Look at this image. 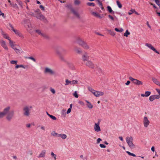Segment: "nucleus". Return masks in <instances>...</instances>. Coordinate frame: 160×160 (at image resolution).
<instances>
[{"label":"nucleus","mask_w":160,"mask_h":160,"mask_svg":"<svg viewBox=\"0 0 160 160\" xmlns=\"http://www.w3.org/2000/svg\"><path fill=\"white\" fill-rule=\"evenodd\" d=\"M67 52V50L64 48L59 47L56 50V54L62 61H65L63 55L66 54Z\"/></svg>","instance_id":"obj_1"},{"label":"nucleus","mask_w":160,"mask_h":160,"mask_svg":"<svg viewBox=\"0 0 160 160\" xmlns=\"http://www.w3.org/2000/svg\"><path fill=\"white\" fill-rule=\"evenodd\" d=\"M77 43L80 46H82L85 50H90L91 48L90 46L85 41L82 40L81 38L78 37L76 40Z\"/></svg>","instance_id":"obj_2"},{"label":"nucleus","mask_w":160,"mask_h":160,"mask_svg":"<svg viewBox=\"0 0 160 160\" xmlns=\"http://www.w3.org/2000/svg\"><path fill=\"white\" fill-rule=\"evenodd\" d=\"M133 140V138L132 136L127 137L126 138V142L129 148L132 149L135 148V145L132 142Z\"/></svg>","instance_id":"obj_3"},{"label":"nucleus","mask_w":160,"mask_h":160,"mask_svg":"<svg viewBox=\"0 0 160 160\" xmlns=\"http://www.w3.org/2000/svg\"><path fill=\"white\" fill-rule=\"evenodd\" d=\"M32 108V106H25L23 109V114L26 117H29L30 114V110Z\"/></svg>","instance_id":"obj_4"},{"label":"nucleus","mask_w":160,"mask_h":160,"mask_svg":"<svg viewBox=\"0 0 160 160\" xmlns=\"http://www.w3.org/2000/svg\"><path fill=\"white\" fill-rule=\"evenodd\" d=\"M11 107L8 106L6 107L3 110V111L0 112V119L3 118L9 112Z\"/></svg>","instance_id":"obj_5"},{"label":"nucleus","mask_w":160,"mask_h":160,"mask_svg":"<svg viewBox=\"0 0 160 160\" xmlns=\"http://www.w3.org/2000/svg\"><path fill=\"white\" fill-rule=\"evenodd\" d=\"M43 72L45 74H48L50 75H53L55 74L54 71L49 67H46L44 68Z\"/></svg>","instance_id":"obj_6"},{"label":"nucleus","mask_w":160,"mask_h":160,"mask_svg":"<svg viewBox=\"0 0 160 160\" xmlns=\"http://www.w3.org/2000/svg\"><path fill=\"white\" fill-rule=\"evenodd\" d=\"M6 119L8 121H10L13 118L14 115V110H12L6 115Z\"/></svg>","instance_id":"obj_7"},{"label":"nucleus","mask_w":160,"mask_h":160,"mask_svg":"<svg viewBox=\"0 0 160 160\" xmlns=\"http://www.w3.org/2000/svg\"><path fill=\"white\" fill-rule=\"evenodd\" d=\"M35 17L37 19L40 20L41 21L45 22H48L47 20L45 17L41 14V13H38L36 14V16Z\"/></svg>","instance_id":"obj_8"},{"label":"nucleus","mask_w":160,"mask_h":160,"mask_svg":"<svg viewBox=\"0 0 160 160\" xmlns=\"http://www.w3.org/2000/svg\"><path fill=\"white\" fill-rule=\"evenodd\" d=\"M8 25L11 28V29L15 32L16 35L19 36L20 37L23 38V35L19 32L18 30H15L14 28L13 25L10 23H8Z\"/></svg>","instance_id":"obj_9"},{"label":"nucleus","mask_w":160,"mask_h":160,"mask_svg":"<svg viewBox=\"0 0 160 160\" xmlns=\"http://www.w3.org/2000/svg\"><path fill=\"white\" fill-rule=\"evenodd\" d=\"M129 78L130 80L132 81L134 84L137 85H142V82L138 79L133 78L131 77H130Z\"/></svg>","instance_id":"obj_10"},{"label":"nucleus","mask_w":160,"mask_h":160,"mask_svg":"<svg viewBox=\"0 0 160 160\" xmlns=\"http://www.w3.org/2000/svg\"><path fill=\"white\" fill-rule=\"evenodd\" d=\"M85 65L91 69H93L95 67V66L92 62L91 61L88 60L85 62Z\"/></svg>","instance_id":"obj_11"},{"label":"nucleus","mask_w":160,"mask_h":160,"mask_svg":"<svg viewBox=\"0 0 160 160\" xmlns=\"http://www.w3.org/2000/svg\"><path fill=\"white\" fill-rule=\"evenodd\" d=\"M89 57L88 53L86 52H85L82 55V60L83 62L88 60Z\"/></svg>","instance_id":"obj_12"},{"label":"nucleus","mask_w":160,"mask_h":160,"mask_svg":"<svg viewBox=\"0 0 160 160\" xmlns=\"http://www.w3.org/2000/svg\"><path fill=\"white\" fill-rule=\"evenodd\" d=\"M144 126L145 128H147L150 123V121L148 120L147 117H144L143 121Z\"/></svg>","instance_id":"obj_13"},{"label":"nucleus","mask_w":160,"mask_h":160,"mask_svg":"<svg viewBox=\"0 0 160 160\" xmlns=\"http://www.w3.org/2000/svg\"><path fill=\"white\" fill-rule=\"evenodd\" d=\"M145 46L148 47L149 48L155 52L156 53L159 54V53L158 52L155 48L150 44L146 43L145 44Z\"/></svg>","instance_id":"obj_14"},{"label":"nucleus","mask_w":160,"mask_h":160,"mask_svg":"<svg viewBox=\"0 0 160 160\" xmlns=\"http://www.w3.org/2000/svg\"><path fill=\"white\" fill-rule=\"evenodd\" d=\"M100 123L98 122L95 123L94 127V130L96 132H99L101 131L100 128L99 126Z\"/></svg>","instance_id":"obj_15"},{"label":"nucleus","mask_w":160,"mask_h":160,"mask_svg":"<svg viewBox=\"0 0 160 160\" xmlns=\"http://www.w3.org/2000/svg\"><path fill=\"white\" fill-rule=\"evenodd\" d=\"M104 92L98 91H95L93 93V94L96 97H99L100 96H103L104 95Z\"/></svg>","instance_id":"obj_16"},{"label":"nucleus","mask_w":160,"mask_h":160,"mask_svg":"<svg viewBox=\"0 0 160 160\" xmlns=\"http://www.w3.org/2000/svg\"><path fill=\"white\" fill-rule=\"evenodd\" d=\"M0 43L1 46L6 50H8V48L7 46L6 43L5 41L2 40H0Z\"/></svg>","instance_id":"obj_17"},{"label":"nucleus","mask_w":160,"mask_h":160,"mask_svg":"<svg viewBox=\"0 0 160 160\" xmlns=\"http://www.w3.org/2000/svg\"><path fill=\"white\" fill-rule=\"evenodd\" d=\"M46 151L45 150H42L41 153L39 155L38 157V158H44L45 156Z\"/></svg>","instance_id":"obj_18"},{"label":"nucleus","mask_w":160,"mask_h":160,"mask_svg":"<svg viewBox=\"0 0 160 160\" xmlns=\"http://www.w3.org/2000/svg\"><path fill=\"white\" fill-rule=\"evenodd\" d=\"M74 50L78 53L81 54L82 53V51L81 48L78 47H75L74 48Z\"/></svg>","instance_id":"obj_19"},{"label":"nucleus","mask_w":160,"mask_h":160,"mask_svg":"<svg viewBox=\"0 0 160 160\" xmlns=\"http://www.w3.org/2000/svg\"><path fill=\"white\" fill-rule=\"evenodd\" d=\"M42 37L44 39H45L46 40H49L50 39V38L49 36L45 32H43V34H42Z\"/></svg>","instance_id":"obj_20"},{"label":"nucleus","mask_w":160,"mask_h":160,"mask_svg":"<svg viewBox=\"0 0 160 160\" xmlns=\"http://www.w3.org/2000/svg\"><path fill=\"white\" fill-rule=\"evenodd\" d=\"M72 12L73 13V14L76 16V17L78 18H80V16L79 13L73 9L72 10Z\"/></svg>","instance_id":"obj_21"},{"label":"nucleus","mask_w":160,"mask_h":160,"mask_svg":"<svg viewBox=\"0 0 160 160\" xmlns=\"http://www.w3.org/2000/svg\"><path fill=\"white\" fill-rule=\"evenodd\" d=\"M72 12L73 13V14L76 16V17L78 18H80V16L79 13L73 9L72 10Z\"/></svg>","instance_id":"obj_22"},{"label":"nucleus","mask_w":160,"mask_h":160,"mask_svg":"<svg viewBox=\"0 0 160 160\" xmlns=\"http://www.w3.org/2000/svg\"><path fill=\"white\" fill-rule=\"evenodd\" d=\"M59 134L56 133L55 131H53L51 133V135L54 137H59Z\"/></svg>","instance_id":"obj_23"},{"label":"nucleus","mask_w":160,"mask_h":160,"mask_svg":"<svg viewBox=\"0 0 160 160\" xmlns=\"http://www.w3.org/2000/svg\"><path fill=\"white\" fill-rule=\"evenodd\" d=\"M85 101L87 103V106L89 109H92L93 108V105L91 104V103L87 100H85Z\"/></svg>","instance_id":"obj_24"},{"label":"nucleus","mask_w":160,"mask_h":160,"mask_svg":"<svg viewBox=\"0 0 160 160\" xmlns=\"http://www.w3.org/2000/svg\"><path fill=\"white\" fill-rule=\"evenodd\" d=\"M59 137H61L62 139H65L67 138V136L65 134L61 133L59 134Z\"/></svg>","instance_id":"obj_25"},{"label":"nucleus","mask_w":160,"mask_h":160,"mask_svg":"<svg viewBox=\"0 0 160 160\" xmlns=\"http://www.w3.org/2000/svg\"><path fill=\"white\" fill-rule=\"evenodd\" d=\"M92 14L96 17H98L100 18H102V17L97 12H92Z\"/></svg>","instance_id":"obj_26"},{"label":"nucleus","mask_w":160,"mask_h":160,"mask_svg":"<svg viewBox=\"0 0 160 160\" xmlns=\"http://www.w3.org/2000/svg\"><path fill=\"white\" fill-rule=\"evenodd\" d=\"M35 32L37 33L39 35H40L41 37L43 33V32L39 29L35 30Z\"/></svg>","instance_id":"obj_27"},{"label":"nucleus","mask_w":160,"mask_h":160,"mask_svg":"<svg viewBox=\"0 0 160 160\" xmlns=\"http://www.w3.org/2000/svg\"><path fill=\"white\" fill-rule=\"evenodd\" d=\"M35 32L37 33L39 35H40L41 37L43 33V32L39 29L35 30Z\"/></svg>","instance_id":"obj_28"},{"label":"nucleus","mask_w":160,"mask_h":160,"mask_svg":"<svg viewBox=\"0 0 160 160\" xmlns=\"http://www.w3.org/2000/svg\"><path fill=\"white\" fill-rule=\"evenodd\" d=\"M152 80L157 85H158V84L160 82L159 81H158L156 78H152Z\"/></svg>","instance_id":"obj_29"},{"label":"nucleus","mask_w":160,"mask_h":160,"mask_svg":"<svg viewBox=\"0 0 160 160\" xmlns=\"http://www.w3.org/2000/svg\"><path fill=\"white\" fill-rule=\"evenodd\" d=\"M30 22V21L29 19H25L22 21V23L23 24H28Z\"/></svg>","instance_id":"obj_30"},{"label":"nucleus","mask_w":160,"mask_h":160,"mask_svg":"<svg viewBox=\"0 0 160 160\" xmlns=\"http://www.w3.org/2000/svg\"><path fill=\"white\" fill-rule=\"evenodd\" d=\"M10 5L13 8L15 9H18V6L17 4L16 3L14 4V3H10Z\"/></svg>","instance_id":"obj_31"},{"label":"nucleus","mask_w":160,"mask_h":160,"mask_svg":"<svg viewBox=\"0 0 160 160\" xmlns=\"http://www.w3.org/2000/svg\"><path fill=\"white\" fill-rule=\"evenodd\" d=\"M107 9L108 11L110 13H114V11H112L111 7L109 6H108L107 7Z\"/></svg>","instance_id":"obj_32"},{"label":"nucleus","mask_w":160,"mask_h":160,"mask_svg":"<svg viewBox=\"0 0 160 160\" xmlns=\"http://www.w3.org/2000/svg\"><path fill=\"white\" fill-rule=\"evenodd\" d=\"M17 2L18 3V4L22 8H23L22 5V2L21 1L19 0H17Z\"/></svg>","instance_id":"obj_33"},{"label":"nucleus","mask_w":160,"mask_h":160,"mask_svg":"<svg viewBox=\"0 0 160 160\" xmlns=\"http://www.w3.org/2000/svg\"><path fill=\"white\" fill-rule=\"evenodd\" d=\"M108 31L111 35L114 36L115 35V33L113 31L111 30H108Z\"/></svg>","instance_id":"obj_34"},{"label":"nucleus","mask_w":160,"mask_h":160,"mask_svg":"<svg viewBox=\"0 0 160 160\" xmlns=\"http://www.w3.org/2000/svg\"><path fill=\"white\" fill-rule=\"evenodd\" d=\"M15 68L16 69L18 68H22L24 69L25 68V67L23 65H17L15 66Z\"/></svg>","instance_id":"obj_35"},{"label":"nucleus","mask_w":160,"mask_h":160,"mask_svg":"<svg viewBox=\"0 0 160 160\" xmlns=\"http://www.w3.org/2000/svg\"><path fill=\"white\" fill-rule=\"evenodd\" d=\"M130 34V32H128L127 30L125 32L124 34V36L126 37H128V35Z\"/></svg>","instance_id":"obj_36"},{"label":"nucleus","mask_w":160,"mask_h":160,"mask_svg":"<svg viewBox=\"0 0 160 160\" xmlns=\"http://www.w3.org/2000/svg\"><path fill=\"white\" fill-rule=\"evenodd\" d=\"M9 42L10 45L11 46V47L12 48H14V45L13 44V42L11 39H10L9 40Z\"/></svg>","instance_id":"obj_37"},{"label":"nucleus","mask_w":160,"mask_h":160,"mask_svg":"<svg viewBox=\"0 0 160 160\" xmlns=\"http://www.w3.org/2000/svg\"><path fill=\"white\" fill-rule=\"evenodd\" d=\"M149 100L150 101H152L155 99L154 95L151 96L149 98Z\"/></svg>","instance_id":"obj_38"},{"label":"nucleus","mask_w":160,"mask_h":160,"mask_svg":"<svg viewBox=\"0 0 160 160\" xmlns=\"http://www.w3.org/2000/svg\"><path fill=\"white\" fill-rule=\"evenodd\" d=\"M66 83H65V85H68L69 84H71V81H69L68 79H66L65 80Z\"/></svg>","instance_id":"obj_39"},{"label":"nucleus","mask_w":160,"mask_h":160,"mask_svg":"<svg viewBox=\"0 0 160 160\" xmlns=\"http://www.w3.org/2000/svg\"><path fill=\"white\" fill-rule=\"evenodd\" d=\"M87 4L88 6H92L93 7H94L95 6V4L94 3H93V2H88L87 3Z\"/></svg>","instance_id":"obj_40"},{"label":"nucleus","mask_w":160,"mask_h":160,"mask_svg":"<svg viewBox=\"0 0 160 160\" xmlns=\"http://www.w3.org/2000/svg\"><path fill=\"white\" fill-rule=\"evenodd\" d=\"M116 2L118 7L120 8H121L122 7V5L119 1L118 0H117Z\"/></svg>","instance_id":"obj_41"},{"label":"nucleus","mask_w":160,"mask_h":160,"mask_svg":"<svg viewBox=\"0 0 160 160\" xmlns=\"http://www.w3.org/2000/svg\"><path fill=\"white\" fill-rule=\"evenodd\" d=\"M81 3V2L79 0H75L74 4L76 5H79Z\"/></svg>","instance_id":"obj_42"},{"label":"nucleus","mask_w":160,"mask_h":160,"mask_svg":"<svg viewBox=\"0 0 160 160\" xmlns=\"http://www.w3.org/2000/svg\"><path fill=\"white\" fill-rule=\"evenodd\" d=\"M115 30L117 32H122L123 31V29L122 28H121L120 29H119L118 28H116L115 29Z\"/></svg>","instance_id":"obj_43"},{"label":"nucleus","mask_w":160,"mask_h":160,"mask_svg":"<svg viewBox=\"0 0 160 160\" xmlns=\"http://www.w3.org/2000/svg\"><path fill=\"white\" fill-rule=\"evenodd\" d=\"M88 90L90 91L93 94V93L94 92H95L96 91L94 90L92 88L90 87H89L88 88Z\"/></svg>","instance_id":"obj_44"},{"label":"nucleus","mask_w":160,"mask_h":160,"mask_svg":"<svg viewBox=\"0 0 160 160\" xmlns=\"http://www.w3.org/2000/svg\"><path fill=\"white\" fill-rule=\"evenodd\" d=\"M126 152L129 155L132 156L133 157H136V155L135 154H134L133 153H132L129 151H127Z\"/></svg>","instance_id":"obj_45"},{"label":"nucleus","mask_w":160,"mask_h":160,"mask_svg":"<svg viewBox=\"0 0 160 160\" xmlns=\"http://www.w3.org/2000/svg\"><path fill=\"white\" fill-rule=\"evenodd\" d=\"M18 61L16 60H12L10 61V63L12 64H17Z\"/></svg>","instance_id":"obj_46"},{"label":"nucleus","mask_w":160,"mask_h":160,"mask_svg":"<svg viewBox=\"0 0 160 160\" xmlns=\"http://www.w3.org/2000/svg\"><path fill=\"white\" fill-rule=\"evenodd\" d=\"M151 92L149 91H146L145 92V94L146 97H147L149 96L151 94Z\"/></svg>","instance_id":"obj_47"},{"label":"nucleus","mask_w":160,"mask_h":160,"mask_svg":"<svg viewBox=\"0 0 160 160\" xmlns=\"http://www.w3.org/2000/svg\"><path fill=\"white\" fill-rule=\"evenodd\" d=\"M71 84H75L78 83V81L76 80H73L71 81Z\"/></svg>","instance_id":"obj_48"},{"label":"nucleus","mask_w":160,"mask_h":160,"mask_svg":"<svg viewBox=\"0 0 160 160\" xmlns=\"http://www.w3.org/2000/svg\"><path fill=\"white\" fill-rule=\"evenodd\" d=\"M134 12H135V11L134 9H131L130 11L128 12V13L129 15H131Z\"/></svg>","instance_id":"obj_49"},{"label":"nucleus","mask_w":160,"mask_h":160,"mask_svg":"<svg viewBox=\"0 0 160 160\" xmlns=\"http://www.w3.org/2000/svg\"><path fill=\"white\" fill-rule=\"evenodd\" d=\"M49 117L53 120H55L57 119V118L54 116L52 115H49Z\"/></svg>","instance_id":"obj_50"},{"label":"nucleus","mask_w":160,"mask_h":160,"mask_svg":"<svg viewBox=\"0 0 160 160\" xmlns=\"http://www.w3.org/2000/svg\"><path fill=\"white\" fill-rule=\"evenodd\" d=\"M2 35H3V37L4 38H5L8 40H9L10 39H9V37L8 36H7V35L6 34H2Z\"/></svg>","instance_id":"obj_51"},{"label":"nucleus","mask_w":160,"mask_h":160,"mask_svg":"<svg viewBox=\"0 0 160 160\" xmlns=\"http://www.w3.org/2000/svg\"><path fill=\"white\" fill-rule=\"evenodd\" d=\"M27 58L29 59H31V60H32L34 62H36L35 59L32 57H27Z\"/></svg>","instance_id":"obj_52"},{"label":"nucleus","mask_w":160,"mask_h":160,"mask_svg":"<svg viewBox=\"0 0 160 160\" xmlns=\"http://www.w3.org/2000/svg\"><path fill=\"white\" fill-rule=\"evenodd\" d=\"M73 95L76 98H78V95L77 93V91H75L73 93Z\"/></svg>","instance_id":"obj_53"},{"label":"nucleus","mask_w":160,"mask_h":160,"mask_svg":"<svg viewBox=\"0 0 160 160\" xmlns=\"http://www.w3.org/2000/svg\"><path fill=\"white\" fill-rule=\"evenodd\" d=\"M156 3L160 7V4L159 0H154Z\"/></svg>","instance_id":"obj_54"},{"label":"nucleus","mask_w":160,"mask_h":160,"mask_svg":"<svg viewBox=\"0 0 160 160\" xmlns=\"http://www.w3.org/2000/svg\"><path fill=\"white\" fill-rule=\"evenodd\" d=\"M27 153L28 155H32L33 154V152L32 150H29L28 151Z\"/></svg>","instance_id":"obj_55"},{"label":"nucleus","mask_w":160,"mask_h":160,"mask_svg":"<svg viewBox=\"0 0 160 160\" xmlns=\"http://www.w3.org/2000/svg\"><path fill=\"white\" fill-rule=\"evenodd\" d=\"M98 4L100 6H101V8L103 10V8L102 7V2H100V1H99Z\"/></svg>","instance_id":"obj_56"},{"label":"nucleus","mask_w":160,"mask_h":160,"mask_svg":"<svg viewBox=\"0 0 160 160\" xmlns=\"http://www.w3.org/2000/svg\"><path fill=\"white\" fill-rule=\"evenodd\" d=\"M51 155L54 157V160H56V155L53 152H51Z\"/></svg>","instance_id":"obj_57"},{"label":"nucleus","mask_w":160,"mask_h":160,"mask_svg":"<svg viewBox=\"0 0 160 160\" xmlns=\"http://www.w3.org/2000/svg\"><path fill=\"white\" fill-rule=\"evenodd\" d=\"M50 90L51 92L53 93V94H55V91L54 89L51 88L50 89Z\"/></svg>","instance_id":"obj_58"},{"label":"nucleus","mask_w":160,"mask_h":160,"mask_svg":"<svg viewBox=\"0 0 160 160\" xmlns=\"http://www.w3.org/2000/svg\"><path fill=\"white\" fill-rule=\"evenodd\" d=\"M13 49L15 51V52L17 53H18V52H19V50L18 49L16 48H14V47Z\"/></svg>","instance_id":"obj_59"},{"label":"nucleus","mask_w":160,"mask_h":160,"mask_svg":"<svg viewBox=\"0 0 160 160\" xmlns=\"http://www.w3.org/2000/svg\"><path fill=\"white\" fill-rule=\"evenodd\" d=\"M40 8H41L42 10L44 11H45V8L42 5H40Z\"/></svg>","instance_id":"obj_60"},{"label":"nucleus","mask_w":160,"mask_h":160,"mask_svg":"<svg viewBox=\"0 0 160 160\" xmlns=\"http://www.w3.org/2000/svg\"><path fill=\"white\" fill-rule=\"evenodd\" d=\"M78 103H79V104H80V105H82L83 106V105H84V103L83 102L81 101H79L78 102Z\"/></svg>","instance_id":"obj_61"},{"label":"nucleus","mask_w":160,"mask_h":160,"mask_svg":"<svg viewBox=\"0 0 160 160\" xmlns=\"http://www.w3.org/2000/svg\"><path fill=\"white\" fill-rule=\"evenodd\" d=\"M155 99H159L160 98V96L158 95H154Z\"/></svg>","instance_id":"obj_62"},{"label":"nucleus","mask_w":160,"mask_h":160,"mask_svg":"<svg viewBox=\"0 0 160 160\" xmlns=\"http://www.w3.org/2000/svg\"><path fill=\"white\" fill-rule=\"evenodd\" d=\"M102 141V139L100 138H98L97 140V143L98 144L100 143V142Z\"/></svg>","instance_id":"obj_63"},{"label":"nucleus","mask_w":160,"mask_h":160,"mask_svg":"<svg viewBox=\"0 0 160 160\" xmlns=\"http://www.w3.org/2000/svg\"><path fill=\"white\" fill-rule=\"evenodd\" d=\"M99 145H100V146L101 148H105L106 147V146L105 145H103V144H100Z\"/></svg>","instance_id":"obj_64"}]
</instances>
